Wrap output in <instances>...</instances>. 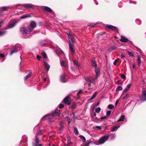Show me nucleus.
I'll return each instance as SVG.
<instances>
[{
	"mask_svg": "<svg viewBox=\"0 0 146 146\" xmlns=\"http://www.w3.org/2000/svg\"><path fill=\"white\" fill-rule=\"evenodd\" d=\"M94 67L96 74L95 79H96L99 77L101 74L100 70L99 68L97 67V64H92Z\"/></svg>",
	"mask_w": 146,
	"mask_h": 146,
	"instance_id": "1",
	"label": "nucleus"
},
{
	"mask_svg": "<svg viewBox=\"0 0 146 146\" xmlns=\"http://www.w3.org/2000/svg\"><path fill=\"white\" fill-rule=\"evenodd\" d=\"M19 19H15L13 21L10 22L6 27L5 30L10 29L13 27L19 22Z\"/></svg>",
	"mask_w": 146,
	"mask_h": 146,
	"instance_id": "2",
	"label": "nucleus"
},
{
	"mask_svg": "<svg viewBox=\"0 0 146 146\" xmlns=\"http://www.w3.org/2000/svg\"><path fill=\"white\" fill-rule=\"evenodd\" d=\"M109 137V135L103 136L99 140L98 143L97 144V145H99L104 144L108 139Z\"/></svg>",
	"mask_w": 146,
	"mask_h": 146,
	"instance_id": "3",
	"label": "nucleus"
},
{
	"mask_svg": "<svg viewBox=\"0 0 146 146\" xmlns=\"http://www.w3.org/2000/svg\"><path fill=\"white\" fill-rule=\"evenodd\" d=\"M142 92L141 95L139 96V98L140 100L143 102L146 101V91L143 90Z\"/></svg>",
	"mask_w": 146,
	"mask_h": 146,
	"instance_id": "4",
	"label": "nucleus"
},
{
	"mask_svg": "<svg viewBox=\"0 0 146 146\" xmlns=\"http://www.w3.org/2000/svg\"><path fill=\"white\" fill-rule=\"evenodd\" d=\"M43 7L44 9L47 12L50 13L52 14V17H54L55 16L54 13L50 8L46 6H43Z\"/></svg>",
	"mask_w": 146,
	"mask_h": 146,
	"instance_id": "5",
	"label": "nucleus"
},
{
	"mask_svg": "<svg viewBox=\"0 0 146 146\" xmlns=\"http://www.w3.org/2000/svg\"><path fill=\"white\" fill-rule=\"evenodd\" d=\"M36 23L34 21H32L29 26V29L30 32L32 31L36 27Z\"/></svg>",
	"mask_w": 146,
	"mask_h": 146,
	"instance_id": "6",
	"label": "nucleus"
},
{
	"mask_svg": "<svg viewBox=\"0 0 146 146\" xmlns=\"http://www.w3.org/2000/svg\"><path fill=\"white\" fill-rule=\"evenodd\" d=\"M55 50L56 53L57 54H59L62 56H64V53L59 48V47L57 46L55 48Z\"/></svg>",
	"mask_w": 146,
	"mask_h": 146,
	"instance_id": "7",
	"label": "nucleus"
},
{
	"mask_svg": "<svg viewBox=\"0 0 146 146\" xmlns=\"http://www.w3.org/2000/svg\"><path fill=\"white\" fill-rule=\"evenodd\" d=\"M69 100L70 98L68 96H67L63 99L62 102L64 103L65 104L69 105L70 104Z\"/></svg>",
	"mask_w": 146,
	"mask_h": 146,
	"instance_id": "8",
	"label": "nucleus"
},
{
	"mask_svg": "<svg viewBox=\"0 0 146 146\" xmlns=\"http://www.w3.org/2000/svg\"><path fill=\"white\" fill-rule=\"evenodd\" d=\"M39 140L37 137V135L35 136V142L33 143V146H42L41 144L38 143Z\"/></svg>",
	"mask_w": 146,
	"mask_h": 146,
	"instance_id": "9",
	"label": "nucleus"
},
{
	"mask_svg": "<svg viewBox=\"0 0 146 146\" xmlns=\"http://www.w3.org/2000/svg\"><path fill=\"white\" fill-rule=\"evenodd\" d=\"M66 74H62L60 77V80L62 82H65L67 81V80L66 78Z\"/></svg>",
	"mask_w": 146,
	"mask_h": 146,
	"instance_id": "10",
	"label": "nucleus"
},
{
	"mask_svg": "<svg viewBox=\"0 0 146 146\" xmlns=\"http://www.w3.org/2000/svg\"><path fill=\"white\" fill-rule=\"evenodd\" d=\"M9 9V7H3L1 8L0 9V16L3 14L4 11H7Z\"/></svg>",
	"mask_w": 146,
	"mask_h": 146,
	"instance_id": "11",
	"label": "nucleus"
},
{
	"mask_svg": "<svg viewBox=\"0 0 146 146\" xmlns=\"http://www.w3.org/2000/svg\"><path fill=\"white\" fill-rule=\"evenodd\" d=\"M69 38V42H70L71 41L72 42L74 43L75 42V39L74 38L73 36H72V35H71L70 34L68 33L67 34Z\"/></svg>",
	"mask_w": 146,
	"mask_h": 146,
	"instance_id": "12",
	"label": "nucleus"
},
{
	"mask_svg": "<svg viewBox=\"0 0 146 146\" xmlns=\"http://www.w3.org/2000/svg\"><path fill=\"white\" fill-rule=\"evenodd\" d=\"M106 27L114 31H116L117 28L115 26L111 25H107Z\"/></svg>",
	"mask_w": 146,
	"mask_h": 146,
	"instance_id": "13",
	"label": "nucleus"
},
{
	"mask_svg": "<svg viewBox=\"0 0 146 146\" xmlns=\"http://www.w3.org/2000/svg\"><path fill=\"white\" fill-rule=\"evenodd\" d=\"M18 47L17 46H15L11 51L10 53V55H12L14 53L17 52L18 51Z\"/></svg>",
	"mask_w": 146,
	"mask_h": 146,
	"instance_id": "14",
	"label": "nucleus"
},
{
	"mask_svg": "<svg viewBox=\"0 0 146 146\" xmlns=\"http://www.w3.org/2000/svg\"><path fill=\"white\" fill-rule=\"evenodd\" d=\"M60 111V110H56L52 112L51 115L52 117L54 116L58 115Z\"/></svg>",
	"mask_w": 146,
	"mask_h": 146,
	"instance_id": "15",
	"label": "nucleus"
},
{
	"mask_svg": "<svg viewBox=\"0 0 146 146\" xmlns=\"http://www.w3.org/2000/svg\"><path fill=\"white\" fill-rule=\"evenodd\" d=\"M120 40L121 42H126L128 41V39L123 36H121V38Z\"/></svg>",
	"mask_w": 146,
	"mask_h": 146,
	"instance_id": "16",
	"label": "nucleus"
},
{
	"mask_svg": "<svg viewBox=\"0 0 146 146\" xmlns=\"http://www.w3.org/2000/svg\"><path fill=\"white\" fill-rule=\"evenodd\" d=\"M69 48L71 50V52L73 53H74L75 52V50L74 48V46L73 44H71V42H69Z\"/></svg>",
	"mask_w": 146,
	"mask_h": 146,
	"instance_id": "17",
	"label": "nucleus"
},
{
	"mask_svg": "<svg viewBox=\"0 0 146 146\" xmlns=\"http://www.w3.org/2000/svg\"><path fill=\"white\" fill-rule=\"evenodd\" d=\"M20 31L21 33L24 34H26L27 33V31L25 28L22 27L21 28Z\"/></svg>",
	"mask_w": 146,
	"mask_h": 146,
	"instance_id": "18",
	"label": "nucleus"
},
{
	"mask_svg": "<svg viewBox=\"0 0 146 146\" xmlns=\"http://www.w3.org/2000/svg\"><path fill=\"white\" fill-rule=\"evenodd\" d=\"M51 116L50 114H47L44 115L42 118V120H45L47 119L50 118V116Z\"/></svg>",
	"mask_w": 146,
	"mask_h": 146,
	"instance_id": "19",
	"label": "nucleus"
},
{
	"mask_svg": "<svg viewBox=\"0 0 146 146\" xmlns=\"http://www.w3.org/2000/svg\"><path fill=\"white\" fill-rule=\"evenodd\" d=\"M142 60H144L143 58L142 57H141L139 56V55H138L137 58L138 62L137 64H140L141 63V61Z\"/></svg>",
	"mask_w": 146,
	"mask_h": 146,
	"instance_id": "20",
	"label": "nucleus"
},
{
	"mask_svg": "<svg viewBox=\"0 0 146 146\" xmlns=\"http://www.w3.org/2000/svg\"><path fill=\"white\" fill-rule=\"evenodd\" d=\"M24 6L25 7L29 9L33 7V5L31 4H26L24 5Z\"/></svg>",
	"mask_w": 146,
	"mask_h": 146,
	"instance_id": "21",
	"label": "nucleus"
},
{
	"mask_svg": "<svg viewBox=\"0 0 146 146\" xmlns=\"http://www.w3.org/2000/svg\"><path fill=\"white\" fill-rule=\"evenodd\" d=\"M120 127V126L119 125L114 126L111 130V131L112 132H114L115 131H116Z\"/></svg>",
	"mask_w": 146,
	"mask_h": 146,
	"instance_id": "22",
	"label": "nucleus"
},
{
	"mask_svg": "<svg viewBox=\"0 0 146 146\" xmlns=\"http://www.w3.org/2000/svg\"><path fill=\"white\" fill-rule=\"evenodd\" d=\"M67 144L66 146L70 145L71 143V138L69 137H67Z\"/></svg>",
	"mask_w": 146,
	"mask_h": 146,
	"instance_id": "23",
	"label": "nucleus"
},
{
	"mask_svg": "<svg viewBox=\"0 0 146 146\" xmlns=\"http://www.w3.org/2000/svg\"><path fill=\"white\" fill-rule=\"evenodd\" d=\"M125 118V116L124 115H122L120 117L119 119L117 121H123Z\"/></svg>",
	"mask_w": 146,
	"mask_h": 146,
	"instance_id": "24",
	"label": "nucleus"
},
{
	"mask_svg": "<svg viewBox=\"0 0 146 146\" xmlns=\"http://www.w3.org/2000/svg\"><path fill=\"white\" fill-rule=\"evenodd\" d=\"M60 128L59 129V130L60 131V132H62L64 127V125L62 124V122H61L60 123Z\"/></svg>",
	"mask_w": 146,
	"mask_h": 146,
	"instance_id": "25",
	"label": "nucleus"
},
{
	"mask_svg": "<svg viewBox=\"0 0 146 146\" xmlns=\"http://www.w3.org/2000/svg\"><path fill=\"white\" fill-rule=\"evenodd\" d=\"M90 82L91 83H92L94 84H95V79L94 78L90 77V80L89 81V82Z\"/></svg>",
	"mask_w": 146,
	"mask_h": 146,
	"instance_id": "26",
	"label": "nucleus"
},
{
	"mask_svg": "<svg viewBox=\"0 0 146 146\" xmlns=\"http://www.w3.org/2000/svg\"><path fill=\"white\" fill-rule=\"evenodd\" d=\"M96 95H97V92H95L93 94L92 97L91 98L88 99V101H90L91 100L93 99L96 97Z\"/></svg>",
	"mask_w": 146,
	"mask_h": 146,
	"instance_id": "27",
	"label": "nucleus"
},
{
	"mask_svg": "<svg viewBox=\"0 0 146 146\" xmlns=\"http://www.w3.org/2000/svg\"><path fill=\"white\" fill-rule=\"evenodd\" d=\"M31 74L32 72L31 71L29 72V73L28 74L24 77V79L25 80H26L29 77H30Z\"/></svg>",
	"mask_w": 146,
	"mask_h": 146,
	"instance_id": "28",
	"label": "nucleus"
},
{
	"mask_svg": "<svg viewBox=\"0 0 146 146\" xmlns=\"http://www.w3.org/2000/svg\"><path fill=\"white\" fill-rule=\"evenodd\" d=\"M66 118V120L68 122V124L69 125L71 122L72 119L69 116L67 117Z\"/></svg>",
	"mask_w": 146,
	"mask_h": 146,
	"instance_id": "29",
	"label": "nucleus"
},
{
	"mask_svg": "<svg viewBox=\"0 0 146 146\" xmlns=\"http://www.w3.org/2000/svg\"><path fill=\"white\" fill-rule=\"evenodd\" d=\"M30 16L28 14H25L23 16L20 17V18L21 19H23L27 18L28 17H30Z\"/></svg>",
	"mask_w": 146,
	"mask_h": 146,
	"instance_id": "30",
	"label": "nucleus"
},
{
	"mask_svg": "<svg viewBox=\"0 0 146 146\" xmlns=\"http://www.w3.org/2000/svg\"><path fill=\"white\" fill-rule=\"evenodd\" d=\"M41 55H42V57H43V58L44 59H46V58H47V55L46 54V53H45L44 52H42L41 53Z\"/></svg>",
	"mask_w": 146,
	"mask_h": 146,
	"instance_id": "31",
	"label": "nucleus"
},
{
	"mask_svg": "<svg viewBox=\"0 0 146 146\" xmlns=\"http://www.w3.org/2000/svg\"><path fill=\"white\" fill-rule=\"evenodd\" d=\"M74 131L76 135H78V134L79 132L78 131V129L76 127H74Z\"/></svg>",
	"mask_w": 146,
	"mask_h": 146,
	"instance_id": "32",
	"label": "nucleus"
},
{
	"mask_svg": "<svg viewBox=\"0 0 146 146\" xmlns=\"http://www.w3.org/2000/svg\"><path fill=\"white\" fill-rule=\"evenodd\" d=\"M114 106L112 104H109L108 106V108L110 110H112L114 108Z\"/></svg>",
	"mask_w": 146,
	"mask_h": 146,
	"instance_id": "33",
	"label": "nucleus"
},
{
	"mask_svg": "<svg viewBox=\"0 0 146 146\" xmlns=\"http://www.w3.org/2000/svg\"><path fill=\"white\" fill-rule=\"evenodd\" d=\"M45 69H47V71H48L50 68V66L49 64H44Z\"/></svg>",
	"mask_w": 146,
	"mask_h": 146,
	"instance_id": "34",
	"label": "nucleus"
},
{
	"mask_svg": "<svg viewBox=\"0 0 146 146\" xmlns=\"http://www.w3.org/2000/svg\"><path fill=\"white\" fill-rule=\"evenodd\" d=\"M127 53H128V54L130 56H131V57L134 56V54L133 53L131 52H130L129 51H128Z\"/></svg>",
	"mask_w": 146,
	"mask_h": 146,
	"instance_id": "35",
	"label": "nucleus"
},
{
	"mask_svg": "<svg viewBox=\"0 0 146 146\" xmlns=\"http://www.w3.org/2000/svg\"><path fill=\"white\" fill-rule=\"evenodd\" d=\"M101 110V108L100 107H98L96 109L95 111L97 113H99L100 111Z\"/></svg>",
	"mask_w": 146,
	"mask_h": 146,
	"instance_id": "36",
	"label": "nucleus"
},
{
	"mask_svg": "<svg viewBox=\"0 0 146 146\" xmlns=\"http://www.w3.org/2000/svg\"><path fill=\"white\" fill-rule=\"evenodd\" d=\"M122 87L121 86H118V87H117V88H116V91H120V90H122Z\"/></svg>",
	"mask_w": 146,
	"mask_h": 146,
	"instance_id": "37",
	"label": "nucleus"
},
{
	"mask_svg": "<svg viewBox=\"0 0 146 146\" xmlns=\"http://www.w3.org/2000/svg\"><path fill=\"white\" fill-rule=\"evenodd\" d=\"M6 31H0V36H2L5 34Z\"/></svg>",
	"mask_w": 146,
	"mask_h": 146,
	"instance_id": "38",
	"label": "nucleus"
},
{
	"mask_svg": "<svg viewBox=\"0 0 146 146\" xmlns=\"http://www.w3.org/2000/svg\"><path fill=\"white\" fill-rule=\"evenodd\" d=\"M79 137L81 139H83L84 141L85 142L86 141V139L83 136L80 135L79 136Z\"/></svg>",
	"mask_w": 146,
	"mask_h": 146,
	"instance_id": "39",
	"label": "nucleus"
},
{
	"mask_svg": "<svg viewBox=\"0 0 146 146\" xmlns=\"http://www.w3.org/2000/svg\"><path fill=\"white\" fill-rule=\"evenodd\" d=\"M120 76L122 79H123L124 80H125L126 78V76L124 74H121Z\"/></svg>",
	"mask_w": 146,
	"mask_h": 146,
	"instance_id": "40",
	"label": "nucleus"
},
{
	"mask_svg": "<svg viewBox=\"0 0 146 146\" xmlns=\"http://www.w3.org/2000/svg\"><path fill=\"white\" fill-rule=\"evenodd\" d=\"M72 113L73 114V118L74 121H75V120L77 119V117H76V116L75 115L74 113L73 112Z\"/></svg>",
	"mask_w": 146,
	"mask_h": 146,
	"instance_id": "41",
	"label": "nucleus"
},
{
	"mask_svg": "<svg viewBox=\"0 0 146 146\" xmlns=\"http://www.w3.org/2000/svg\"><path fill=\"white\" fill-rule=\"evenodd\" d=\"M76 105L75 103H73L72 104V108L73 109H75L76 108Z\"/></svg>",
	"mask_w": 146,
	"mask_h": 146,
	"instance_id": "42",
	"label": "nucleus"
},
{
	"mask_svg": "<svg viewBox=\"0 0 146 146\" xmlns=\"http://www.w3.org/2000/svg\"><path fill=\"white\" fill-rule=\"evenodd\" d=\"M111 113V111H108L106 112V116H108L110 115Z\"/></svg>",
	"mask_w": 146,
	"mask_h": 146,
	"instance_id": "43",
	"label": "nucleus"
},
{
	"mask_svg": "<svg viewBox=\"0 0 146 146\" xmlns=\"http://www.w3.org/2000/svg\"><path fill=\"white\" fill-rule=\"evenodd\" d=\"M64 107V105L63 104H61L59 105V108L60 109H61L62 108H63Z\"/></svg>",
	"mask_w": 146,
	"mask_h": 146,
	"instance_id": "44",
	"label": "nucleus"
},
{
	"mask_svg": "<svg viewBox=\"0 0 146 146\" xmlns=\"http://www.w3.org/2000/svg\"><path fill=\"white\" fill-rule=\"evenodd\" d=\"M118 5V7L120 8H121L122 7V5L121 2H120L119 3Z\"/></svg>",
	"mask_w": 146,
	"mask_h": 146,
	"instance_id": "45",
	"label": "nucleus"
},
{
	"mask_svg": "<svg viewBox=\"0 0 146 146\" xmlns=\"http://www.w3.org/2000/svg\"><path fill=\"white\" fill-rule=\"evenodd\" d=\"M36 58L38 60H40V59L42 58V57L41 56H40L39 55H37L36 56Z\"/></svg>",
	"mask_w": 146,
	"mask_h": 146,
	"instance_id": "46",
	"label": "nucleus"
},
{
	"mask_svg": "<svg viewBox=\"0 0 146 146\" xmlns=\"http://www.w3.org/2000/svg\"><path fill=\"white\" fill-rule=\"evenodd\" d=\"M129 89L127 87H126L125 88L124 90L123 91V92L125 93H126L127 91L129 90Z\"/></svg>",
	"mask_w": 146,
	"mask_h": 146,
	"instance_id": "47",
	"label": "nucleus"
},
{
	"mask_svg": "<svg viewBox=\"0 0 146 146\" xmlns=\"http://www.w3.org/2000/svg\"><path fill=\"white\" fill-rule=\"evenodd\" d=\"M98 24V23H96L95 24L92 23L90 24V25H89L90 26L92 27H93L95 25H96L97 24Z\"/></svg>",
	"mask_w": 146,
	"mask_h": 146,
	"instance_id": "48",
	"label": "nucleus"
},
{
	"mask_svg": "<svg viewBox=\"0 0 146 146\" xmlns=\"http://www.w3.org/2000/svg\"><path fill=\"white\" fill-rule=\"evenodd\" d=\"M106 118L107 116H105L101 117L100 119H105Z\"/></svg>",
	"mask_w": 146,
	"mask_h": 146,
	"instance_id": "49",
	"label": "nucleus"
},
{
	"mask_svg": "<svg viewBox=\"0 0 146 146\" xmlns=\"http://www.w3.org/2000/svg\"><path fill=\"white\" fill-rule=\"evenodd\" d=\"M129 95L128 94H126L125 96L123 98V99H125L126 98H127L129 97Z\"/></svg>",
	"mask_w": 146,
	"mask_h": 146,
	"instance_id": "50",
	"label": "nucleus"
},
{
	"mask_svg": "<svg viewBox=\"0 0 146 146\" xmlns=\"http://www.w3.org/2000/svg\"><path fill=\"white\" fill-rule=\"evenodd\" d=\"M91 64H96V61L94 60H92Z\"/></svg>",
	"mask_w": 146,
	"mask_h": 146,
	"instance_id": "51",
	"label": "nucleus"
},
{
	"mask_svg": "<svg viewBox=\"0 0 146 146\" xmlns=\"http://www.w3.org/2000/svg\"><path fill=\"white\" fill-rule=\"evenodd\" d=\"M0 56L2 58H4L5 57V55L4 54L0 53Z\"/></svg>",
	"mask_w": 146,
	"mask_h": 146,
	"instance_id": "52",
	"label": "nucleus"
},
{
	"mask_svg": "<svg viewBox=\"0 0 146 146\" xmlns=\"http://www.w3.org/2000/svg\"><path fill=\"white\" fill-rule=\"evenodd\" d=\"M85 80L86 81H88L89 82V80H90V77L89 78H88V77H85L84 78Z\"/></svg>",
	"mask_w": 146,
	"mask_h": 146,
	"instance_id": "53",
	"label": "nucleus"
},
{
	"mask_svg": "<svg viewBox=\"0 0 146 146\" xmlns=\"http://www.w3.org/2000/svg\"><path fill=\"white\" fill-rule=\"evenodd\" d=\"M131 84H128L127 86L126 87L128 88L129 89V88L131 87Z\"/></svg>",
	"mask_w": 146,
	"mask_h": 146,
	"instance_id": "54",
	"label": "nucleus"
},
{
	"mask_svg": "<svg viewBox=\"0 0 146 146\" xmlns=\"http://www.w3.org/2000/svg\"><path fill=\"white\" fill-rule=\"evenodd\" d=\"M82 92H82V90H80V91H79L77 94V96H79V95L80 94L82 93Z\"/></svg>",
	"mask_w": 146,
	"mask_h": 146,
	"instance_id": "55",
	"label": "nucleus"
},
{
	"mask_svg": "<svg viewBox=\"0 0 146 146\" xmlns=\"http://www.w3.org/2000/svg\"><path fill=\"white\" fill-rule=\"evenodd\" d=\"M42 130H40L39 132H38V133H37V135H38V134H40V135H41L42 134Z\"/></svg>",
	"mask_w": 146,
	"mask_h": 146,
	"instance_id": "56",
	"label": "nucleus"
},
{
	"mask_svg": "<svg viewBox=\"0 0 146 146\" xmlns=\"http://www.w3.org/2000/svg\"><path fill=\"white\" fill-rule=\"evenodd\" d=\"M74 62V64H78V62L76 60H74L73 61Z\"/></svg>",
	"mask_w": 146,
	"mask_h": 146,
	"instance_id": "57",
	"label": "nucleus"
},
{
	"mask_svg": "<svg viewBox=\"0 0 146 146\" xmlns=\"http://www.w3.org/2000/svg\"><path fill=\"white\" fill-rule=\"evenodd\" d=\"M60 64H64L65 63V61L63 60H62L60 61Z\"/></svg>",
	"mask_w": 146,
	"mask_h": 146,
	"instance_id": "58",
	"label": "nucleus"
},
{
	"mask_svg": "<svg viewBox=\"0 0 146 146\" xmlns=\"http://www.w3.org/2000/svg\"><path fill=\"white\" fill-rule=\"evenodd\" d=\"M125 55L123 54H122L120 56V57L121 58H123L125 57Z\"/></svg>",
	"mask_w": 146,
	"mask_h": 146,
	"instance_id": "59",
	"label": "nucleus"
},
{
	"mask_svg": "<svg viewBox=\"0 0 146 146\" xmlns=\"http://www.w3.org/2000/svg\"><path fill=\"white\" fill-rule=\"evenodd\" d=\"M96 127L97 128L99 129H101V127L100 126H96Z\"/></svg>",
	"mask_w": 146,
	"mask_h": 146,
	"instance_id": "60",
	"label": "nucleus"
},
{
	"mask_svg": "<svg viewBox=\"0 0 146 146\" xmlns=\"http://www.w3.org/2000/svg\"><path fill=\"white\" fill-rule=\"evenodd\" d=\"M115 137V136L114 135H113L111 138V139H114Z\"/></svg>",
	"mask_w": 146,
	"mask_h": 146,
	"instance_id": "61",
	"label": "nucleus"
},
{
	"mask_svg": "<svg viewBox=\"0 0 146 146\" xmlns=\"http://www.w3.org/2000/svg\"><path fill=\"white\" fill-rule=\"evenodd\" d=\"M130 2L131 3H133L134 4H136V2L135 1H130Z\"/></svg>",
	"mask_w": 146,
	"mask_h": 146,
	"instance_id": "62",
	"label": "nucleus"
},
{
	"mask_svg": "<svg viewBox=\"0 0 146 146\" xmlns=\"http://www.w3.org/2000/svg\"><path fill=\"white\" fill-rule=\"evenodd\" d=\"M118 103V100H117L115 102V106H116L117 104Z\"/></svg>",
	"mask_w": 146,
	"mask_h": 146,
	"instance_id": "63",
	"label": "nucleus"
},
{
	"mask_svg": "<svg viewBox=\"0 0 146 146\" xmlns=\"http://www.w3.org/2000/svg\"><path fill=\"white\" fill-rule=\"evenodd\" d=\"M48 85H49V84H46V86H44V88H46L48 86Z\"/></svg>",
	"mask_w": 146,
	"mask_h": 146,
	"instance_id": "64",
	"label": "nucleus"
}]
</instances>
